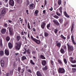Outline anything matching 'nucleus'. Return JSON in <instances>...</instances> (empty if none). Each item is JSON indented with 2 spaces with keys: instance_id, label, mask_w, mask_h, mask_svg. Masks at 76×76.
I'll return each instance as SVG.
<instances>
[{
  "instance_id": "1",
  "label": "nucleus",
  "mask_w": 76,
  "mask_h": 76,
  "mask_svg": "<svg viewBox=\"0 0 76 76\" xmlns=\"http://www.w3.org/2000/svg\"><path fill=\"white\" fill-rule=\"evenodd\" d=\"M16 44L17 45L15 46L16 50L18 51L19 50L20 47H21L22 43H21V42H18L16 43Z\"/></svg>"
},
{
  "instance_id": "37",
  "label": "nucleus",
  "mask_w": 76,
  "mask_h": 76,
  "mask_svg": "<svg viewBox=\"0 0 76 76\" xmlns=\"http://www.w3.org/2000/svg\"><path fill=\"white\" fill-rule=\"evenodd\" d=\"M56 14L57 15H58V16H61V14L58 13L57 12H56Z\"/></svg>"
},
{
  "instance_id": "20",
  "label": "nucleus",
  "mask_w": 76,
  "mask_h": 76,
  "mask_svg": "<svg viewBox=\"0 0 76 76\" xmlns=\"http://www.w3.org/2000/svg\"><path fill=\"white\" fill-rule=\"evenodd\" d=\"M56 45L58 46V47L60 48V47H61V43L59 42L57 43Z\"/></svg>"
},
{
  "instance_id": "9",
  "label": "nucleus",
  "mask_w": 76,
  "mask_h": 76,
  "mask_svg": "<svg viewBox=\"0 0 76 76\" xmlns=\"http://www.w3.org/2000/svg\"><path fill=\"white\" fill-rule=\"evenodd\" d=\"M8 0H4V4L5 6H6V7H7L9 6H8V3H7V1Z\"/></svg>"
},
{
  "instance_id": "36",
  "label": "nucleus",
  "mask_w": 76,
  "mask_h": 76,
  "mask_svg": "<svg viewBox=\"0 0 76 76\" xmlns=\"http://www.w3.org/2000/svg\"><path fill=\"white\" fill-rule=\"evenodd\" d=\"M27 27L29 29H31V27H30V26L29 25V23H28L27 24Z\"/></svg>"
},
{
  "instance_id": "2",
  "label": "nucleus",
  "mask_w": 76,
  "mask_h": 76,
  "mask_svg": "<svg viewBox=\"0 0 76 76\" xmlns=\"http://www.w3.org/2000/svg\"><path fill=\"white\" fill-rule=\"evenodd\" d=\"M67 46H68V52H72L74 50L73 46H72L70 44H67Z\"/></svg>"
},
{
  "instance_id": "30",
  "label": "nucleus",
  "mask_w": 76,
  "mask_h": 76,
  "mask_svg": "<svg viewBox=\"0 0 76 76\" xmlns=\"http://www.w3.org/2000/svg\"><path fill=\"white\" fill-rule=\"evenodd\" d=\"M64 13L65 16H66V17H67V18H69V16L67 15V13H66V11L64 12Z\"/></svg>"
},
{
  "instance_id": "4",
  "label": "nucleus",
  "mask_w": 76,
  "mask_h": 76,
  "mask_svg": "<svg viewBox=\"0 0 76 76\" xmlns=\"http://www.w3.org/2000/svg\"><path fill=\"white\" fill-rule=\"evenodd\" d=\"M31 39H32L33 41H35V42H36L37 44H40V43H41V41H40L39 40H37V39H34V37H33L32 36H31Z\"/></svg>"
},
{
  "instance_id": "57",
  "label": "nucleus",
  "mask_w": 76,
  "mask_h": 76,
  "mask_svg": "<svg viewBox=\"0 0 76 76\" xmlns=\"http://www.w3.org/2000/svg\"><path fill=\"white\" fill-rule=\"evenodd\" d=\"M73 28H74V27H73V26H72L71 29V32H72V31H73Z\"/></svg>"
},
{
  "instance_id": "12",
  "label": "nucleus",
  "mask_w": 76,
  "mask_h": 76,
  "mask_svg": "<svg viewBox=\"0 0 76 76\" xmlns=\"http://www.w3.org/2000/svg\"><path fill=\"white\" fill-rule=\"evenodd\" d=\"M42 64L43 66H45L47 64V61L45 60H43L42 62Z\"/></svg>"
},
{
  "instance_id": "10",
  "label": "nucleus",
  "mask_w": 76,
  "mask_h": 76,
  "mask_svg": "<svg viewBox=\"0 0 76 76\" xmlns=\"http://www.w3.org/2000/svg\"><path fill=\"white\" fill-rule=\"evenodd\" d=\"M46 25V23L45 22H43L41 24V27L42 28V29H44V28H45V26Z\"/></svg>"
},
{
  "instance_id": "31",
  "label": "nucleus",
  "mask_w": 76,
  "mask_h": 76,
  "mask_svg": "<svg viewBox=\"0 0 76 76\" xmlns=\"http://www.w3.org/2000/svg\"><path fill=\"white\" fill-rule=\"evenodd\" d=\"M60 10V12L61 13H62V7H60L59 9Z\"/></svg>"
},
{
  "instance_id": "33",
  "label": "nucleus",
  "mask_w": 76,
  "mask_h": 76,
  "mask_svg": "<svg viewBox=\"0 0 76 76\" xmlns=\"http://www.w3.org/2000/svg\"><path fill=\"white\" fill-rule=\"evenodd\" d=\"M2 45H3V44H2V40L0 39V46L1 47H2Z\"/></svg>"
},
{
  "instance_id": "19",
  "label": "nucleus",
  "mask_w": 76,
  "mask_h": 76,
  "mask_svg": "<svg viewBox=\"0 0 76 76\" xmlns=\"http://www.w3.org/2000/svg\"><path fill=\"white\" fill-rule=\"evenodd\" d=\"M37 75L38 76H42V75H41V72L39 71L37 72Z\"/></svg>"
},
{
  "instance_id": "52",
  "label": "nucleus",
  "mask_w": 76,
  "mask_h": 76,
  "mask_svg": "<svg viewBox=\"0 0 76 76\" xmlns=\"http://www.w3.org/2000/svg\"><path fill=\"white\" fill-rule=\"evenodd\" d=\"M71 66L73 67H76V65H72Z\"/></svg>"
},
{
  "instance_id": "44",
  "label": "nucleus",
  "mask_w": 76,
  "mask_h": 76,
  "mask_svg": "<svg viewBox=\"0 0 76 76\" xmlns=\"http://www.w3.org/2000/svg\"><path fill=\"white\" fill-rule=\"evenodd\" d=\"M63 48L64 49V50H66V49H67V47H66V46L65 45L63 46Z\"/></svg>"
},
{
  "instance_id": "5",
  "label": "nucleus",
  "mask_w": 76,
  "mask_h": 76,
  "mask_svg": "<svg viewBox=\"0 0 76 76\" xmlns=\"http://www.w3.org/2000/svg\"><path fill=\"white\" fill-rule=\"evenodd\" d=\"M6 9H7V10H8V9L7 8H4L2 9L1 11V14L3 16L5 15L6 13Z\"/></svg>"
},
{
  "instance_id": "54",
  "label": "nucleus",
  "mask_w": 76,
  "mask_h": 76,
  "mask_svg": "<svg viewBox=\"0 0 76 76\" xmlns=\"http://www.w3.org/2000/svg\"><path fill=\"white\" fill-rule=\"evenodd\" d=\"M72 41L74 45H76V43H75V41H74V40H72Z\"/></svg>"
},
{
  "instance_id": "46",
  "label": "nucleus",
  "mask_w": 76,
  "mask_h": 76,
  "mask_svg": "<svg viewBox=\"0 0 76 76\" xmlns=\"http://www.w3.org/2000/svg\"><path fill=\"white\" fill-rule=\"evenodd\" d=\"M26 51L29 54H31V52H30L29 49H28Z\"/></svg>"
},
{
  "instance_id": "13",
  "label": "nucleus",
  "mask_w": 76,
  "mask_h": 76,
  "mask_svg": "<svg viewBox=\"0 0 76 76\" xmlns=\"http://www.w3.org/2000/svg\"><path fill=\"white\" fill-rule=\"evenodd\" d=\"M6 31V30L4 28L2 29L1 31V32L2 34H5Z\"/></svg>"
},
{
  "instance_id": "15",
  "label": "nucleus",
  "mask_w": 76,
  "mask_h": 76,
  "mask_svg": "<svg viewBox=\"0 0 76 76\" xmlns=\"http://www.w3.org/2000/svg\"><path fill=\"white\" fill-rule=\"evenodd\" d=\"M53 22H54V23L55 25H57V26H58L59 25H60V23H59L58 22L55 20H53Z\"/></svg>"
},
{
  "instance_id": "3",
  "label": "nucleus",
  "mask_w": 76,
  "mask_h": 76,
  "mask_svg": "<svg viewBox=\"0 0 76 76\" xmlns=\"http://www.w3.org/2000/svg\"><path fill=\"white\" fill-rule=\"evenodd\" d=\"M58 71L59 73H65L64 69L63 68H59L58 69Z\"/></svg>"
},
{
  "instance_id": "16",
  "label": "nucleus",
  "mask_w": 76,
  "mask_h": 76,
  "mask_svg": "<svg viewBox=\"0 0 76 76\" xmlns=\"http://www.w3.org/2000/svg\"><path fill=\"white\" fill-rule=\"evenodd\" d=\"M8 47L10 49L11 48H12L13 47V46H12V44L11 43H8Z\"/></svg>"
},
{
  "instance_id": "50",
  "label": "nucleus",
  "mask_w": 76,
  "mask_h": 76,
  "mask_svg": "<svg viewBox=\"0 0 76 76\" xmlns=\"http://www.w3.org/2000/svg\"><path fill=\"white\" fill-rule=\"evenodd\" d=\"M72 70L73 71V72H76V69L74 68H72Z\"/></svg>"
},
{
  "instance_id": "41",
  "label": "nucleus",
  "mask_w": 76,
  "mask_h": 76,
  "mask_svg": "<svg viewBox=\"0 0 76 76\" xmlns=\"http://www.w3.org/2000/svg\"><path fill=\"white\" fill-rule=\"evenodd\" d=\"M24 49L25 50V51L23 53V54H26V53L27 52V51H26V49H27L26 48H24Z\"/></svg>"
},
{
  "instance_id": "14",
  "label": "nucleus",
  "mask_w": 76,
  "mask_h": 76,
  "mask_svg": "<svg viewBox=\"0 0 76 76\" xmlns=\"http://www.w3.org/2000/svg\"><path fill=\"white\" fill-rule=\"evenodd\" d=\"M4 51L5 53L7 56H9V51H8V50L6 49Z\"/></svg>"
},
{
  "instance_id": "56",
  "label": "nucleus",
  "mask_w": 76,
  "mask_h": 76,
  "mask_svg": "<svg viewBox=\"0 0 76 76\" xmlns=\"http://www.w3.org/2000/svg\"><path fill=\"white\" fill-rule=\"evenodd\" d=\"M21 69V68H20V67H19L18 68V72H20V69Z\"/></svg>"
},
{
  "instance_id": "40",
  "label": "nucleus",
  "mask_w": 76,
  "mask_h": 76,
  "mask_svg": "<svg viewBox=\"0 0 76 76\" xmlns=\"http://www.w3.org/2000/svg\"><path fill=\"white\" fill-rule=\"evenodd\" d=\"M27 72H29V73H32V72H31V69H28L27 70Z\"/></svg>"
},
{
  "instance_id": "53",
  "label": "nucleus",
  "mask_w": 76,
  "mask_h": 76,
  "mask_svg": "<svg viewBox=\"0 0 76 76\" xmlns=\"http://www.w3.org/2000/svg\"><path fill=\"white\" fill-rule=\"evenodd\" d=\"M59 22L60 23H61L63 22V20L62 19H61L60 20H59Z\"/></svg>"
},
{
  "instance_id": "17",
  "label": "nucleus",
  "mask_w": 76,
  "mask_h": 76,
  "mask_svg": "<svg viewBox=\"0 0 76 76\" xmlns=\"http://www.w3.org/2000/svg\"><path fill=\"white\" fill-rule=\"evenodd\" d=\"M49 35V34L48 33H47V32H45L44 33V36L46 37H48Z\"/></svg>"
},
{
  "instance_id": "43",
  "label": "nucleus",
  "mask_w": 76,
  "mask_h": 76,
  "mask_svg": "<svg viewBox=\"0 0 76 76\" xmlns=\"http://www.w3.org/2000/svg\"><path fill=\"white\" fill-rule=\"evenodd\" d=\"M69 54V56H72V52H68Z\"/></svg>"
},
{
  "instance_id": "48",
  "label": "nucleus",
  "mask_w": 76,
  "mask_h": 76,
  "mask_svg": "<svg viewBox=\"0 0 76 76\" xmlns=\"http://www.w3.org/2000/svg\"><path fill=\"white\" fill-rule=\"evenodd\" d=\"M4 26H5V27H7V26H8L7 24H6V23H4Z\"/></svg>"
},
{
  "instance_id": "51",
  "label": "nucleus",
  "mask_w": 76,
  "mask_h": 76,
  "mask_svg": "<svg viewBox=\"0 0 76 76\" xmlns=\"http://www.w3.org/2000/svg\"><path fill=\"white\" fill-rule=\"evenodd\" d=\"M70 35H68L67 36V39H69L70 38Z\"/></svg>"
},
{
  "instance_id": "47",
  "label": "nucleus",
  "mask_w": 76,
  "mask_h": 76,
  "mask_svg": "<svg viewBox=\"0 0 76 76\" xmlns=\"http://www.w3.org/2000/svg\"><path fill=\"white\" fill-rule=\"evenodd\" d=\"M50 26V23H49L48 24L47 26V28H48H48H49V27Z\"/></svg>"
},
{
  "instance_id": "7",
  "label": "nucleus",
  "mask_w": 76,
  "mask_h": 76,
  "mask_svg": "<svg viewBox=\"0 0 76 76\" xmlns=\"http://www.w3.org/2000/svg\"><path fill=\"white\" fill-rule=\"evenodd\" d=\"M15 4V2H14V1L13 0H10L9 2V4L11 6H14V4Z\"/></svg>"
},
{
  "instance_id": "8",
  "label": "nucleus",
  "mask_w": 76,
  "mask_h": 76,
  "mask_svg": "<svg viewBox=\"0 0 76 76\" xmlns=\"http://www.w3.org/2000/svg\"><path fill=\"white\" fill-rule=\"evenodd\" d=\"M29 8L32 10L34 9L35 7V5L33 4H32L29 5Z\"/></svg>"
},
{
  "instance_id": "25",
  "label": "nucleus",
  "mask_w": 76,
  "mask_h": 76,
  "mask_svg": "<svg viewBox=\"0 0 76 76\" xmlns=\"http://www.w3.org/2000/svg\"><path fill=\"white\" fill-rule=\"evenodd\" d=\"M20 39V37L19 36H18L17 37V41H19Z\"/></svg>"
},
{
  "instance_id": "59",
  "label": "nucleus",
  "mask_w": 76,
  "mask_h": 76,
  "mask_svg": "<svg viewBox=\"0 0 76 76\" xmlns=\"http://www.w3.org/2000/svg\"><path fill=\"white\" fill-rule=\"evenodd\" d=\"M32 29H33V31H34V32L36 30H35V28H33Z\"/></svg>"
},
{
  "instance_id": "6",
  "label": "nucleus",
  "mask_w": 76,
  "mask_h": 76,
  "mask_svg": "<svg viewBox=\"0 0 76 76\" xmlns=\"http://www.w3.org/2000/svg\"><path fill=\"white\" fill-rule=\"evenodd\" d=\"M8 28H9V31L10 32V35H13V29L12 28L8 27Z\"/></svg>"
},
{
  "instance_id": "22",
  "label": "nucleus",
  "mask_w": 76,
  "mask_h": 76,
  "mask_svg": "<svg viewBox=\"0 0 76 76\" xmlns=\"http://www.w3.org/2000/svg\"><path fill=\"white\" fill-rule=\"evenodd\" d=\"M0 55L2 56L4 55V52L3 50H1L0 51Z\"/></svg>"
},
{
  "instance_id": "23",
  "label": "nucleus",
  "mask_w": 76,
  "mask_h": 76,
  "mask_svg": "<svg viewBox=\"0 0 76 76\" xmlns=\"http://www.w3.org/2000/svg\"><path fill=\"white\" fill-rule=\"evenodd\" d=\"M40 58H42V59H45V58L42 55H41L40 56Z\"/></svg>"
},
{
  "instance_id": "64",
  "label": "nucleus",
  "mask_w": 76,
  "mask_h": 76,
  "mask_svg": "<svg viewBox=\"0 0 76 76\" xmlns=\"http://www.w3.org/2000/svg\"><path fill=\"white\" fill-rule=\"evenodd\" d=\"M26 12L27 13V15H28V10H26Z\"/></svg>"
},
{
  "instance_id": "49",
  "label": "nucleus",
  "mask_w": 76,
  "mask_h": 76,
  "mask_svg": "<svg viewBox=\"0 0 76 76\" xmlns=\"http://www.w3.org/2000/svg\"><path fill=\"white\" fill-rule=\"evenodd\" d=\"M72 63H76V60H74V61H71Z\"/></svg>"
},
{
  "instance_id": "45",
  "label": "nucleus",
  "mask_w": 76,
  "mask_h": 76,
  "mask_svg": "<svg viewBox=\"0 0 76 76\" xmlns=\"http://www.w3.org/2000/svg\"><path fill=\"white\" fill-rule=\"evenodd\" d=\"M54 18H56V19H58V18H59V17H58V16H57V15H55L53 16Z\"/></svg>"
},
{
  "instance_id": "27",
  "label": "nucleus",
  "mask_w": 76,
  "mask_h": 76,
  "mask_svg": "<svg viewBox=\"0 0 76 76\" xmlns=\"http://www.w3.org/2000/svg\"><path fill=\"white\" fill-rule=\"evenodd\" d=\"M60 52L61 53H64V50L63 48H61V49Z\"/></svg>"
},
{
  "instance_id": "11",
  "label": "nucleus",
  "mask_w": 76,
  "mask_h": 76,
  "mask_svg": "<svg viewBox=\"0 0 76 76\" xmlns=\"http://www.w3.org/2000/svg\"><path fill=\"white\" fill-rule=\"evenodd\" d=\"M1 67H3L4 66V61L3 60H1Z\"/></svg>"
},
{
  "instance_id": "35",
  "label": "nucleus",
  "mask_w": 76,
  "mask_h": 76,
  "mask_svg": "<svg viewBox=\"0 0 76 76\" xmlns=\"http://www.w3.org/2000/svg\"><path fill=\"white\" fill-rule=\"evenodd\" d=\"M30 63H31V64H33V65H34V64H35V63L33 62V61H32V60H30Z\"/></svg>"
},
{
  "instance_id": "18",
  "label": "nucleus",
  "mask_w": 76,
  "mask_h": 76,
  "mask_svg": "<svg viewBox=\"0 0 76 76\" xmlns=\"http://www.w3.org/2000/svg\"><path fill=\"white\" fill-rule=\"evenodd\" d=\"M58 63L61 65V66H63V62L61 61L58 59Z\"/></svg>"
},
{
  "instance_id": "21",
  "label": "nucleus",
  "mask_w": 76,
  "mask_h": 76,
  "mask_svg": "<svg viewBox=\"0 0 76 76\" xmlns=\"http://www.w3.org/2000/svg\"><path fill=\"white\" fill-rule=\"evenodd\" d=\"M42 69L44 71L47 70V69H48V67H47V66H46L44 67Z\"/></svg>"
},
{
  "instance_id": "39",
  "label": "nucleus",
  "mask_w": 76,
  "mask_h": 76,
  "mask_svg": "<svg viewBox=\"0 0 76 76\" xmlns=\"http://www.w3.org/2000/svg\"><path fill=\"white\" fill-rule=\"evenodd\" d=\"M22 60H25V59H26V57L25 56H23L22 57Z\"/></svg>"
},
{
  "instance_id": "61",
  "label": "nucleus",
  "mask_w": 76,
  "mask_h": 76,
  "mask_svg": "<svg viewBox=\"0 0 76 76\" xmlns=\"http://www.w3.org/2000/svg\"><path fill=\"white\" fill-rule=\"evenodd\" d=\"M10 74H9V73H7V76H9V75H10Z\"/></svg>"
},
{
  "instance_id": "29",
  "label": "nucleus",
  "mask_w": 76,
  "mask_h": 76,
  "mask_svg": "<svg viewBox=\"0 0 76 76\" xmlns=\"http://www.w3.org/2000/svg\"><path fill=\"white\" fill-rule=\"evenodd\" d=\"M38 13V10H36L35 12V15L36 16H37Z\"/></svg>"
},
{
  "instance_id": "63",
  "label": "nucleus",
  "mask_w": 76,
  "mask_h": 76,
  "mask_svg": "<svg viewBox=\"0 0 76 76\" xmlns=\"http://www.w3.org/2000/svg\"><path fill=\"white\" fill-rule=\"evenodd\" d=\"M73 57L71 58V60L72 61L73 60Z\"/></svg>"
},
{
  "instance_id": "34",
  "label": "nucleus",
  "mask_w": 76,
  "mask_h": 76,
  "mask_svg": "<svg viewBox=\"0 0 76 76\" xmlns=\"http://www.w3.org/2000/svg\"><path fill=\"white\" fill-rule=\"evenodd\" d=\"M54 32H55V34H57V32L58 31V29H55L54 30Z\"/></svg>"
},
{
  "instance_id": "26",
  "label": "nucleus",
  "mask_w": 76,
  "mask_h": 76,
  "mask_svg": "<svg viewBox=\"0 0 76 76\" xmlns=\"http://www.w3.org/2000/svg\"><path fill=\"white\" fill-rule=\"evenodd\" d=\"M58 3L59 5H61V0H58Z\"/></svg>"
},
{
  "instance_id": "24",
  "label": "nucleus",
  "mask_w": 76,
  "mask_h": 76,
  "mask_svg": "<svg viewBox=\"0 0 76 76\" xmlns=\"http://www.w3.org/2000/svg\"><path fill=\"white\" fill-rule=\"evenodd\" d=\"M64 61L66 65H67V60H66V58H64Z\"/></svg>"
},
{
  "instance_id": "60",
  "label": "nucleus",
  "mask_w": 76,
  "mask_h": 76,
  "mask_svg": "<svg viewBox=\"0 0 76 76\" xmlns=\"http://www.w3.org/2000/svg\"><path fill=\"white\" fill-rule=\"evenodd\" d=\"M43 12L44 14H45V10H44L43 11Z\"/></svg>"
},
{
  "instance_id": "28",
  "label": "nucleus",
  "mask_w": 76,
  "mask_h": 76,
  "mask_svg": "<svg viewBox=\"0 0 76 76\" xmlns=\"http://www.w3.org/2000/svg\"><path fill=\"white\" fill-rule=\"evenodd\" d=\"M61 38H62L63 39L65 40V39H66V37H64V36H63V34H61Z\"/></svg>"
},
{
  "instance_id": "32",
  "label": "nucleus",
  "mask_w": 76,
  "mask_h": 76,
  "mask_svg": "<svg viewBox=\"0 0 76 76\" xmlns=\"http://www.w3.org/2000/svg\"><path fill=\"white\" fill-rule=\"evenodd\" d=\"M17 1L18 3H21L22 2V0H17Z\"/></svg>"
},
{
  "instance_id": "62",
  "label": "nucleus",
  "mask_w": 76,
  "mask_h": 76,
  "mask_svg": "<svg viewBox=\"0 0 76 76\" xmlns=\"http://www.w3.org/2000/svg\"><path fill=\"white\" fill-rule=\"evenodd\" d=\"M28 38H30V37L29 36V34H28Z\"/></svg>"
},
{
  "instance_id": "38",
  "label": "nucleus",
  "mask_w": 76,
  "mask_h": 76,
  "mask_svg": "<svg viewBox=\"0 0 76 76\" xmlns=\"http://www.w3.org/2000/svg\"><path fill=\"white\" fill-rule=\"evenodd\" d=\"M6 39L7 41H9L10 40V37H7L6 38Z\"/></svg>"
},
{
  "instance_id": "55",
  "label": "nucleus",
  "mask_w": 76,
  "mask_h": 76,
  "mask_svg": "<svg viewBox=\"0 0 76 76\" xmlns=\"http://www.w3.org/2000/svg\"><path fill=\"white\" fill-rule=\"evenodd\" d=\"M32 53L33 54H35L36 53V51H33Z\"/></svg>"
},
{
  "instance_id": "58",
  "label": "nucleus",
  "mask_w": 76,
  "mask_h": 76,
  "mask_svg": "<svg viewBox=\"0 0 76 76\" xmlns=\"http://www.w3.org/2000/svg\"><path fill=\"white\" fill-rule=\"evenodd\" d=\"M26 48V50H27V49L28 48V47L27 46H26L24 48Z\"/></svg>"
},
{
  "instance_id": "42",
  "label": "nucleus",
  "mask_w": 76,
  "mask_h": 76,
  "mask_svg": "<svg viewBox=\"0 0 76 76\" xmlns=\"http://www.w3.org/2000/svg\"><path fill=\"white\" fill-rule=\"evenodd\" d=\"M71 40L72 41L74 40V37H73V34L71 36Z\"/></svg>"
}]
</instances>
